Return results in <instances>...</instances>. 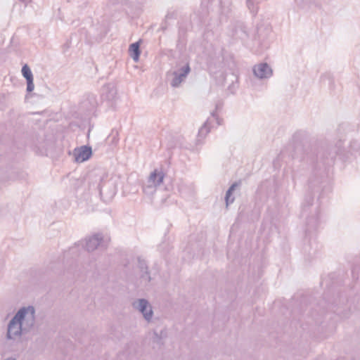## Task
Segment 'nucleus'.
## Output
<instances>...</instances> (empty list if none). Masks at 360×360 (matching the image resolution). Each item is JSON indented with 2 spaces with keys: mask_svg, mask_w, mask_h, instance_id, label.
Instances as JSON below:
<instances>
[{
  "mask_svg": "<svg viewBox=\"0 0 360 360\" xmlns=\"http://www.w3.org/2000/svg\"><path fill=\"white\" fill-rule=\"evenodd\" d=\"M141 43V40L140 39L138 41H136L129 45V53L134 62H138L139 60V57H140V54H141V50H140Z\"/></svg>",
  "mask_w": 360,
  "mask_h": 360,
  "instance_id": "obj_14",
  "label": "nucleus"
},
{
  "mask_svg": "<svg viewBox=\"0 0 360 360\" xmlns=\"http://www.w3.org/2000/svg\"><path fill=\"white\" fill-rule=\"evenodd\" d=\"M165 174L161 169H155L149 175L148 179L149 183L153 182L155 186H159L164 180Z\"/></svg>",
  "mask_w": 360,
  "mask_h": 360,
  "instance_id": "obj_11",
  "label": "nucleus"
},
{
  "mask_svg": "<svg viewBox=\"0 0 360 360\" xmlns=\"http://www.w3.org/2000/svg\"><path fill=\"white\" fill-rule=\"evenodd\" d=\"M221 121L216 112H212L211 116L207 118L205 124L199 129L197 141L198 142L201 141L210 131L211 128L219 126L221 124Z\"/></svg>",
  "mask_w": 360,
  "mask_h": 360,
  "instance_id": "obj_6",
  "label": "nucleus"
},
{
  "mask_svg": "<svg viewBox=\"0 0 360 360\" xmlns=\"http://www.w3.org/2000/svg\"><path fill=\"white\" fill-rule=\"evenodd\" d=\"M35 321V309L33 306L21 307L8 323L6 339L11 340L20 339L23 333H27L33 328Z\"/></svg>",
  "mask_w": 360,
  "mask_h": 360,
  "instance_id": "obj_2",
  "label": "nucleus"
},
{
  "mask_svg": "<svg viewBox=\"0 0 360 360\" xmlns=\"http://www.w3.org/2000/svg\"><path fill=\"white\" fill-rule=\"evenodd\" d=\"M105 241L102 234L96 233L86 238L85 241H79L75 246L70 248L68 255L78 254L80 247L84 248L87 252H91L97 248H105Z\"/></svg>",
  "mask_w": 360,
  "mask_h": 360,
  "instance_id": "obj_5",
  "label": "nucleus"
},
{
  "mask_svg": "<svg viewBox=\"0 0 360 360\" xmlns=\"http://www.w3.org/2000/svg\"><path fill=\"white\" fill-rule=\"evenodd\" d=\"M20 1L25 3V4H27L28 2H30L31 0H20Z\"/></svg>",
  "mask_w": 360,
  "mask_h": 360,
  "instance_id": "obj_20",
  "label": "nucleus"
},
{
  "mask_svg": "<svg viewBox=\"0 0 360 360\" xmlns=\"http://www.w3.org/2000/svg\"><path fill=\"white\" fill-rule=\"evenodd\" d=\"M295 178V174H292V179H294Z\"/></svg>",
  "mask_w": 360,
  "mask_h": 360,
  "instance_id": "obj_21",
  "label": "nucleus"
},
{
  "mask_svg": "<svg viewBox=\"0 0 360 360\" xmlns=\"http://www.w3.org/2000/svg\"><path fill=\"white\" fill-rule=\"evenodd\" d=\"M236 186H237L236 184H232L226 193L225 200L226 206H228L229 204L232 203L234 201V198H233L231 195Z\"/></svg>",
  "mask_w": 360,
  "mask_h": 360,
  "instance_id": "obj_18",
  "label": "nucleus"
},
{
  "mask_svg": "<svg viewBox=\"0 0 360 360\" xmlns=\"http://www.w3.org/2000/svg\"><path fill=\"white\" fill-rule=\"evenodd\" d=\"M139 268L141 272V277L146 282H149L150 281V276L149 272L148 271V266L146 262L141 259V257L138 258Z\"/></svg>",
  "mask_w": 360,
  "mask_h": 360,
  "instance_id": "obj_15",
  "label": "nucleus"
},
{
  "mask_svg": "<svg viewBox=\"0 0 360 360\" xmlns=\"http://www.w3.org/2000/svg\"><path fill=\"white\" fill-rule=\"evenodd\" d=\"M246 27L243 22H236L233 30V36L238 39H244L247 37Z\"/></svg>",
  "mask_w": 360,
  "mask_h": 360,
  "instance_id": "obj_13",
  "label": "nucleus"
},
{
  "mask_svg": "<svg viewBox=\"0 0 360 360\" xmlns=\"http://www.w3.org/2000/svg\"><path fill=\"white\" fill-rule=\"evenodd\" d=\"M191 70L190 64L187 60L177 61L172 69L167 73L171 86L179 87L181 83L186 81Z\"/></svg>",
  "mask_w": 360,
  "mask_h": 360,
  "instance_id": "obj_4",
  "label": "nucleus"
},
{
  "mask_svg": "<svg viewBox=\"0 0 360 360\" xmlns=\"http://www.w3.org/2000/svg\"><path fill=\"white\" fill-rule=\"evenodd\" d=\"M157 187L154 183H149V180L147 179L146 182L143 185L142 190L146 195H151L155 193Z\"/></svg>",
  "mask_w": 360,
  "mask_h": 360,
  "instance_id": "obj_16",
  "label": "nucleus"
},
{
  "mask_svg": "<svg viewBox=\"0 0 360 360\" xmlns=\"http://www.w3.org/2000/svg\"><path fill=\"white\" fill-rule=\"evenodd\" d=\"M342 141L335 145L321 142L310 149L304 150L298 158V167L308 176V192L302 205L301 218L303 220L306 237L309 242L315 243L314 236L321 222L320 203L314 198L319 192L320 184L326 176L327 170L331 167L337 159L345 162L347 160V153L341 148Z\"/></svg>",
  "mask_w": 360,
  "mask_h": 360,
  "instance_id": "obj_1",
  "label": "nucleus"
},
{
  "mask_svg": "<svg viewBox=\"0 0 360 360\" xmlns=\"http://www.w3.org/2000/svg\"><path fill=\"white\" fill-rule=\"evenodd\" d=\"M117 95V90L115 86L112 84H108L103 87L102 96L108 100L112 101Z\"/></svg>",
  "mask_w": 360,
  "mask_h": 360,
  "instance_id": "obj_12",
  "label": "nucleus"
},
{
  "mask_svg": "<svg viewBox=\"0 0 360 360\" xmlns=\"http://www.w3.org/2000/svg\"><path fill=\"white\" fill-rule=\"evenodd\" d=\"M132 307L143 315L146 321L150 322L152 320L153 311L147 300L144 298L137 299L132 302Z\"/></svg>",
  "mask_w": 360,
  "mask_h": 360,
  "instance_id": "obj_7",
  "label": "nucleus"
},
{
  "mask_svg": "<svg viewBox=\"0 0 360 360\" xmlns=\"http://www.w3.org/2000/svg\"><path fill=\"white\" fill-rule=\"evenodd\" d=\"M321 81L323 84H327L329 89H333L334 79L331 75L328 73L323 75L321 77Z\"/></svg>",
  "mask_w": 360,
  "mask_h": 360,
  "instance_id": "obj_17",
  "label": "nucleus"
},
{
  "mask_svg": "<svg viewBox=\"0 0 360 360\" xmlns=\"http://www.w3.org/2000/svg\"><path fill=\"white\" fill-rule=\"evenodd\" d=\"M349 147L351 151L360 154V138L359 139L352 140L350 142Z\"/></svg>",
  "mask_w": 360,
  "mask_h": 360,
  "instance_id": "obj_19",
  "label": "nucleus"
},
{
  "mask_svg": "<svg viewBox=\"0 0 360 360\" xmlns=\"http://www.w3.org/2000/svg\"><path fill=\"white\" fill-rule=\"evenodd\" d=\"M252 71L255 76L260 79H269L273 75V70L266 63L255 65Z\"/></svg>",
  "mask_w": 360,
  "mask_h": 360,
  "instance_id": "obj_8",
  "label": "nucleus"
},
{
  "mask_svg": "<svg viewBox=\"0 0 360 360\" xmlns=\"http://www.w3.org/2000/svg\"><path fill=\"white\" fill-rule=\"evenodd\" d=\"M22 75L27 81V91L32 92L34 90V85L33 82V75L30 67L25 64L22 68Z\"/></svg>",
  "mask_w": 360,
  "mask_h": 360,
  "instance_id": "obj_10",
  "label": "nucleus"
},
{
  "mask_svg": "<svg viewBox=\"0 0 360 360\" xmlns=\"http://www.w3.org/2000/svg\"><path fill=\"white\" fill-rule=\"evenodd\" d=\"M86 181L88 184L89 190L91 192H98L101 199L105 202L110 201L116 194L115 183L108 176L91 172L85 179Z\"/></svg>",
  "mask_w": 360,
  "mask_h": 360,
  "instance_id": "obj_3",
  "label": "nucleus"
},
{
  "mask_svg": "<svg viewBox=\"0 0 360 360\" xmlns=\"http://www.w3.org/2000/svg\"><path fill=\"white\" fill-rule=\"evenodd\" d=\"M92 154V150L90 146H83L75 148L73 151L75 160L77 162H83L87 160Z\"/></svg>",
  "mask_w": 360,
  "mask_h": 360,
  "instance_id": "obj_9",
  "label": "nucleus"
}]
</instances>
